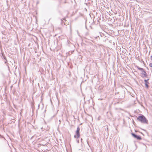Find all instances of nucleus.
<instances>
[{
	"mask_svg": "<svg viewBox=\"0 0 152 152\" xmlns=\"http://www.w3.org/2000/svg\"><path fill=\"white\" fill-rule=\"evenodd\" d=\"M137 68L139 70L141 71L142 72L144 70V69L143 68H140L139 67H137Z\"/></svg>",
	"mask_w": 152,
	"mask_h": 152,
	"instance_id": "nucleus-7",
	"label": "nucleus"
},
{
	"mask_svg": "<svg viewBox=\"0 0 152 152\" xmlns=\"http://www.w3.org/2000/svg\"><path fill=\"white\" fill-rule=\"evenodd\" d=\"M150 59L151 60H152V56H151Z\"/></svg>",
	"mask_w": 152,
	"mask_h": 152,
	"instance_id": "nucleus-9",
	"label": "nucleus"
},
{
	"mask_svg": "<svg viewBox=\"0 0 152 152\" xmlns=\"http://www.w3.org/2000/svg\"><path fill=\"white\" fill-rule=\"evenodd\" d=\"M149 66H150V67H152V63H150V64H149Z\"/></svg>",
	"mask_w": 152,
	"mask_h": 152,
	"instance_id": "nucleus-8",
	"label": "nucleus"
},
{
	"mask_svg": "<svg viewBox=\"0 0 152 152\" xmlns=\"http://www.w3.org/2000/svg\"><path fill=\"white\" fill-rule=\"evenodd\" d=\"M149 79L148 80H144V82H145V85L147 88H149V86L148 85V84H149V83L148 82V81L149 80Z\"/></svg>",
	"mask_w": 152,
	"mask_h": 152,
	"instance_id": "nucleus-5",
	"label": "nucleus"
},
{
	"mask_svg": "<svg viewBox=\"0 0 152 152\" xmlns=\"http://www.w3.org/2000/svg\"><path fill=\"white\" fill-rule=\"evenodd\" d=\"M142 72V77H147L148 75L146 73V72L144 70Z\"/></svg>",
	"mask_w": 152,
	"mask_h": 152,
	"instance_id": "nucleus-4",
	"label": "nucleus"
},
{
	"mask_svg": "<svg viewBox=\"0 0 152 152\" xmlns=\"http://www.w3.org/2000/svg\"><path fill=\"white\" fill-rule=\"evenodd\" d=\"M80 129L79 127L77 128V130L76 132V135H74V137L75 138H79L80 136Z\"/></svg>",
	"mask_w": 152,
	"mask_h": 152,
	"instance_id": "nucleus-2",
	"label": "nucleus"
},
{
	"mask_svg": "<svg viewBox=\"0 0 152 152\" xmlns=\"http://www.w3.org/2000/svg\"><path fill=\"white\" fill-rule=\"evenodd\" d=\"M61 24L62 25H65V22L63 20H61Z\"/></svg>",
	"mask_w": 152,
	"mask_h": 152,
	"instance_id": "nucleus-6",
	"label": "nucleus"
},
{
	"mask_svg": "<svg viewBox=\"0 0 152 152\" xmlns=\"http://www.w3.org/2000/svg\"><path fill=\"white\" fill-rule=\"evenodd\" d=\"M62 20H65V18H63V19H62Z\"/></svg>",
	"mask_w": 152,
	"mask_h": 152,
	"instance_id": "nucleus-10",
	"label": "nucleus"
},
{
	"mask_svg": "<svg viewBox=\"0 0 152 152\" xmlns=\"http://www.w3.org/2000/svg\"><path fill=\"white\" fill-rule=\"evenodd\" d=\"M137 120L142 123L148 124V121L143 115H140L138 117Z\"/></svg>",
	"mask_w": 152,
	"mask_h": 152,
	"instance_id": "nucleus-1",
	"label": "nucleus"
},
{
	"mask_svg": "<svg viewBox=\"0 0 152 152\" xmlns=\"http://www.w3.org/2000/svg\"><path fill=\"white\" fill-rule=\"evenodd\" d=\"M132 134L134 138L138 140H140L142 139L141 137L140 136H138L134 133H132Z\"/></svg>",
	"mask_w": 152,
	"mask_h": 152,
	"instance_id": "nucleus-3",
	"label": "nucleus"
}]
</instances>
